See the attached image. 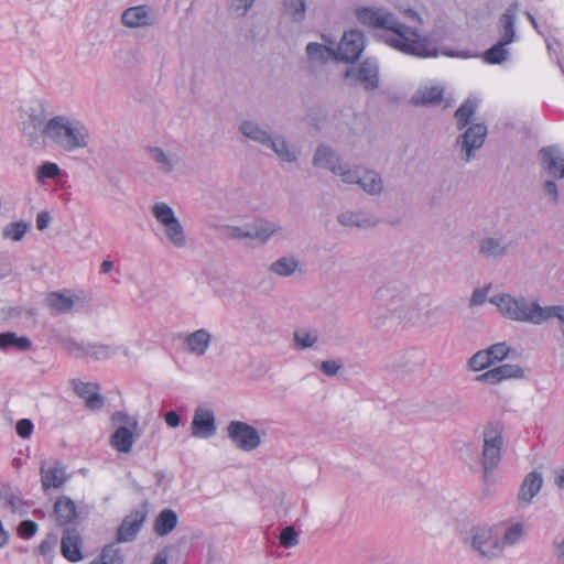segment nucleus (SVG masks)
Returning a JSON list of instances; mask_svg holds the SVG:
<instances>
[{"label":"nucleus","mask_w":564,"mask_h":564,"mask_svg":"<svg viewBox=\"0 0 564 564\" xmlns=\"http://www.w3.org/2000/svg\"><path fill=\"white\" fill-rule=\"evenodd\" d=\"M486 350L489 354L492 362L495 364L503 360L509 355L510 347L507 345V343H497L491 345Z\"/></svg>","instance_id":"nucleus-56"},{"label":"nucleus","mask_w":564,"mask_h":564,"mask_svg":"<svg viewBox=\"0 0 564 564\" xmlns=\"http://www.w3.org/2000/svg\"><path fill=\"white\" fill-rule=\"evenodd\" d=\"M217 432L214 411L206 406H197L191 423V434L196 438H210Z\"/></svg>","instance_id":"nucleus-17"},{"label":"nucleus","mask_w":564,"mask_h":564,"mask_svg":"<svg viewBox=\"0 0 564 564\" xmlns=\"http://www.w3.org/2000/svg\"><path fill=\"white\" fill-rule=\"evenodd\" d=\"M14 347L19 351H28L32 347V341L26 336H18L13 332H4L0 334V349Z\"/></svg>","instance_id":"nucleus-43"},{"label":"nucleus","mask_w":564,"mask_h":564,"mask_svg":"<svg viewBox=\"0 0 564 564\" xmlns=\"http://www.w3.org/2000/svg\"><path fill=\"white\" fill-rule=\"evenodd\" d=\"M426 307L427 299L425 296L414 297L411 295L395 318L406 321L412 325L417 324L423 319Z\"/></svg>","instance_id":"nucleus-28"},{"label":"nucleus","mask_w":564,"mask_h":564,"mask_svg":"<svg viewBox=\"0 0 564 564\" xmlns=\"http://www.w3.org/2000/svg\"><path fill=\"white\" fill-rule=\"evenodd\" d=\"M365 48V35L359 30L344 33L336 53V59L344 62L356 61Z\"/></svg>","instance_id":"nucleus-16"},{"label":"nucleus","mask_w":564,"mask_h":564,"mask_svg":"<svg viewBox=\"0 0 564 564\" xmlns=\"http://www.w3.org/2000/svg\"><path fill=\"white\" fill-rule=\"evenodd\" d=\"M300 267V260L294 256H284L269 265V271L281 278L293 275Z\"/></svg>","instance_id":"nucleus-39"},{"label":"nucleus","mask_w":564,"mask_h":564,"mask_svg":"<svg viewBox=\"0 0 564 564\" xmlns=\"http://www.w3.org/2000/svg\"><path fill=\"white\" fill-rule=\"evenodd\" d=\"M61 170L56 163L45 162L40 166L36 173V180L43 183L45 178H55L59 175Z\"/></svg>","instance_id":"nucleus-54"},{"label":"nucleus","mask_w":564,"mask_h":564,"mask_svg":"<svg viewBox=\"0 0 564 564\" xmlns=\"http://www.w3.org/2000/svg\"><path fill=\"white\" fill-rule=\"evenodd\" d=\"M41 482L44 491L52 488H61L67 481L65 467L61 463L48 465L46 462L41 464Z\"/></svg>","instance_id":"nucleus-22"},{"label":"nucleus","mask_w":564,"mask_h":564,"mask_svg":"<svg viewBox=\"0 0 564 564\" xmlns=\"http://www.w3.org/2000/svg\"><path fill=\"white\" fill-rule=\"evenodd\" d=\"M46 137L67 152L85 149L89 143V130L80 121L56 116L46 123Z\"/></svg>","instance_id":"nucleus-2"},{"label":"nucleus","mask_w":564,"mask_h":564,"mask_svg":"<svg viewBox=\"0 0 564 564\" xmlns=\"http://www.w3.org/2000/svg\"><path fill=\"white\" fill-rule=\"evenodd\" d=\"M122 23L128 28H142L150 25L152 21L147 7L138 6L122 13Z\"/></svg>","instance_id":"nucleus-36"},{"label":"nucleus","mask_w":564,"mask_h":564,"mask_svg":"<svg viewBox=\"0 0 564 564\" xmlns=\"http://www.w3.org/2000/svg\"><path fill=\"white\" fill-rule=\"evenodd\" d=\"M145 152L156 169L165 175L173 173L180 164V156L174 151H165L160 147H149Z\"/></svg>","instance_id":"nucleus-20"},{"label":"nucleus","mask_w":564,"mask_h":564,"mask_svg":"<svg viewBox=\"0 0 564 564\" xmlns=\"http://www.w3.org/2000/svg\"><path fill=\"white\" fill-rule=\"evenodd\" d=\"M238 130L243 137L264 148L269 144L270 138L273 134L272 131L250 119L241 120L239 122Z\"/></svg>","instance_id":"nucleus-27"},{"label":"nucleus","mask_w":564,"mask_h":564,"mask_svg":"<svg viewBox=\"0 0 564 564\" xmlns=\"http://www.w3.org/2000/svg\"><path fill=\"white\" fill-rule=\"evenodd\" d=\"M29 228H30L29 224L23 220L13 221V223L8 224L2 229V237L4 239L20 241V240H22V238L24 237V235L26 234Z\"/></svg>","instance_id":"nucleus-49"},{"label":"nucleus","mask_w":564,"mask_h":564,"mask_svg":"<svg viewBox=\"0 0 564 564\" xmlns=\"http://www.w3.org/2000/svg\"><path fill=\"white\" fill-rule=\"evenodd\" d=\"M523 535V525L521 523H514L510 525L503 533L501 545H513L518 543Z\"/></svg>","instance_id":"nucleus-52"},{"label":"nucleus","mask_w":564,"mask_h":564,"mask_svg":"<svg viewBox=\"0 0 564 564\" xmlns=\"http://www.w3.org/2000/svg\"><path fill=\"white\" fill-rule=\"evenodd\" d=\"M37 532V524L32 520H24L19 525V534L24 539L32 538Z\"/></svg>","instance_id":"nucleus-59"},{"label":"nucleus","mask_w":564,"mask_h":564,"mask_svg":"<svg viewBox=\"0 0 564 564\" xmlns=\"http://www.w3.org/2000/svg\"><path fill=\"white\" fill-rule=\"evenodd\" d=\"M556 321L557 329L564 338V304L544 306L540 325Z\"/></svg>","instance_id":"nucleus-45"},{"label":"nucleus","mask_w":564,"mask_h":564,"mask_svg":"<svg viewBox=\"0 0 564 564\" xmlns=\"http://www.w3.org/2000/svg\"><path fill=\"white\" fill-rule=\"evenodd\" d=\"M356 18L365 26L386 31L383 42L403 54L421 58L437 56V48L426 37L400 22L384 8L359 7Z\"/></svg>","instance_id":"nucleus-1"},{"label":"nucleus","mask_w":564,"mask_h":564,"mask_svg":"<svg viewBox=\"0 0 564 564\" xmlns=\"http://www.w3.org/2000/svg\"><path fill=\"white\" fill-rule=\"evenodd\" d=\"M151 214L155 220L163 227L166 241L176 249H184L188 245V238L184 227L176 217L173 208L164 203L158 202L151 206Z\"/></svg>","instance_id":"nucleus-4"},{"label":"nucleus","mask_w":564,"mask_h":564,"mask_svg":"<svg viewBox=\"0 0 564 564\" xmlns=\"http://www.w3.org/2000/svg\"><path fill=\"white\" fill-rule=\"evenodd\" d=\"M251 324L257 332L268 334L271 330V325L268 317L261 312H254L252 314Z\"/></svg>","instance_id":"nucleus-57"},{"label":"nucleus","mask_w":564,"mask_h":564,"mask_svg":"<svg viewBox=\"0 0 564 564\" xmlns=\"http://www.w3.org/2000/svg\"><path fill=\"white\" fill-rule=\"evenodd\" d=\"M279 542L284 547H293L299 544V534L292 525L285 527L279 536Z\"/></svg>","instance_id":"nucleus-55"},{"label":"nucleus","mask_w":564,"mask_h":564,"mask_svg":"<svg viewBox=\"0 0 564 564\" xmlns=\"http://www.w3.org/2000/svg\"><path fill=\"white\" fill-rule=\"evenodd\" d=\"M523 376L524 371L520 366L506 364L486 371L477 379L490 383H498L506 379H520L523 378Z\"/></svg>","instance_id":"nucleus-29"},{"label":"nucleus","mask_w":564,"mask_h":564,"mask_svg":"<svg viewBox=\"0 0 564 564\" xmlns=\"http://www.w3.org/2000/svg\"><path fill=\"white\" fill-rule=\"evenodd\" d=\"M478 102L476 99L468 98L455 111V121L459 130L470 124L473 117L476 112Z\"/></svg>","instance_id":"nucleus-44"},{"label":"nucleus","mask_w":564,"mask_h":564,"mask_svg":"<svg viewBox=\"0 0 564 564\" xmlns=\"http://www.w3.org/2000/svg\"><path fill=\"white\" fill-rule=\"evenodd\" d=\"M470 543L482 556L495 557L502 551L500 534L492 528H474L470 530Z\"/></svg>","instance_id":"nucleus-13"},{"label":"nucleus","mask_w":564,"mask_h":564,"mask_svg":"<svg viewBox=\"0 0 564 564\" xmlns=\"http://www.w3.org/2000/svg\"><path fill=\"white\" fill-rule=\"evenodd\" d=\"M502 445L503 437L501 427L496 424L487 425L484 430V446L481 454V465L486 478L500 463Z\"/></svg>","instance_id":"nucleus-6"},{"label":"nucleus","mask_w":564,"mask_h":564,"mask_svg":"<svg viewBox=\"0 0 564 564\" xmlns=\"http://www.w3.org/2000/svg\"><path fill=\"white\" fill-rule=\"evenodd\" d=\"M227 434L232 444L243 452H251L261 444L257 429L246 422L231 421L227 426Z\"/></svg>","instance_id":"nucleus-12"},{"label":"nucleus","mask_w":564,"mask_h":564,"mask_svg":"<svg viewBox=\"0 0 564 564\" xmlns=\"http://www.w3.org/2000/svg\"><path fill=\"white\" fill-rule=\"evenodd\" d=\"M281 230L282 227L276 223L259 220L245 226L229 227V237L238 240H256L259 243L264 245Z\"/></svg>","instance_id":"nucleus-8"},{"label":"nucleus","mask_w":564,"mask_h":564,"mask_svg":"<svg viewBox=\"0 0 564 564\" xmlns=\"http://www.w3.org/2000/svg\"><path fill=\"white\" fill-rule=\"evenodd\" d=\"M306 0H283L281 15L292 23H301L306 18Z\"/></svg>","instance_id":"nucleus-35"},{"label":"nucleus","mask_w":564,"mask_h":564,"mask_svg":"<svg viewBox=\"0 0 564 564\" xmlns=\"http://www.w3.org/2000/svg\"><path fill=\"white\" fill-rule=\"evenodd\" d=\"M213 335L206 328H199L184 337L183 345L187 354L202 357L210 347Z\"/></svg>","instance_id":"nucleus-21"},{"label":"nucleus","mask_w":564,"mask_h":564,"mask_svg":"<svg viewBox=\"0 0 564 564\" xmlns=\"http://www.w3.org/2000/svg\"><path fill=\"white\" fill-rule=\"evenodd\" d=\"M341 163L343 161L339 155L329 147L324 144L317 147L313 156V164L315 166L326 169L333 174Z\"/></svg>","instance_id":"nucleus-33"},{"label":"nucleus","mask_w":564,"mask_h":564,"mask_svg":"<svg viewBox=\"0 0 564 564\" xmlns=\"http://www.w3.org/2000/svg\"><path fill=\"white\" fill-rule=\"evenodd\" d=\"M350 86L360 85L366 90H375L379 87V64L376 59L367 58L359 66H351L344 73Z\"/></svg>","instance_id":"nucleus-10"},{"label":"nucleus","mask_w":564,"mask_h":564,"mask_svg":"<svg viewBox=\"0 0 564 564\" xmlns=\"http://www.w3.org/2000/svg\"><path fill=\"white\" fill-rule=\"evenodd\" d=\"M47 121L46 112L41 105L32 106L25 111V118L22 121V133L31 147H42L41 137H46Z\"/></svg>","instance_id":"nucleus-9"},{"label":"nucleus","mask_w":564,"mask_h":564,"mask_svg":"<svg viewBox=\"0 0 564 564\" xmlns=\"http://www.w3.org/2000/svg\"><path fill=\"white\" fill-rule=\"evenodd\" d=\"M519 13V3L513 2L507 7L497 22V30L500 42L512 44L519 40L517 31V17Z\"/></svg>","instance_id":"nucleus-18"},{"label":"nucleus","mask_w":564,"mask_h":564,"mask_svg":"<svg viewBox=\"0 0 564 564\" xmlns=\"http://www.w3.org/2000/svg\"><path fill=\"white\" fill-rule=\"evenodd\" d=\"M340 367L341 365L335 360H326L321 364V370L326 376H335Z\"/></svg>","instance_id":"nucleus-63"},{"label":"nucleus","mask_w":564,"mask_h":564,"mask_svg":"<svg viewBox=\"0 0 564 564\" xmlns=\"http://www.w3.org/2000/svg\"><path fill=\"white\" fill-rule=\"evenodd\" d=\"M137 427L119 426L111 435L110 443L120 453H130Z\"/></svg>","instance_id":"nucleus-37"},{"label":"nucleus","mask_w":564,"mask_h":564,"mask_svg":"<svg viewBox=\"0 0 564 564\" xmlns=\"http://www.w3.org/2000/svg\"><path fill=\"white\" fill-rule=\"evenodd\" d=\"M543 167L554 177H564V155L554 147L543 148L540 151Z\"/></svg>","instance_id":"nucleus-30"},{"label":"nucleus","mask_w":564,"mask_h":564,"mask_svg":"<svg viewBox=\"0 0 564 564\" xmlns=\"http://www.w3.org/2000/svg\"><path fill=\"white\" fill-rule=\"evenodd\" d=\"M362 169L360 166H352L348 163H341L337 166L334 175L338 176L344 184L352 185L357 184L360 180V173Z\"/></svg>","instance_id":"nucleus-48"},{"label":"nucleus","mask_w":564,"mask_h":564,"mask_svg":"<svg viewBox=\"0 0 564 564\" xmlns=\"http://www.w3.org/2000/svg\"><path fill=\"white\" fill-rule=\"evenodd\" d=\"M337 221L346 228L367 229L378 225V219L364 210H344L337 215Z\"/></svg>","instance_id":"nucleus-24"},{"label":"nucleus","mask_w":564,"mask_h":564,"mask_svg":"<svg viewBox=\"0 0 564 564\" xmlns=\"http://www.w3.org/2000/svg\"><path fill=\"white\" fill-rule=\"evenodd\" d=\"M489 302L496 305L506 318L536 326L540 325L544 306H541L536 300H530L523 295L513 296L503 293L490 297Z\"/></svg>","instance_id":"nucleus-3"},{"label":"nucleus","mask_w":564,"mask_h":564,"mask_svg":"<svg viewBox=\"0 0 564 564\" xmlns=\"http://www.w3.org/2000/svg\"><path fill=\"white\" fill-rule=\"evenodd\" d=\"M56 338L62 348L69 355L74 356L75 358L86 357L87 343H77L74 339L64 336H57Z\"/></svg>","instance_id":"nucleus-50"},{"label":"nucleus","mask_w":564,"mask_h":564,"mask_svg":"<svg viewBox=\"0 0 564 564\" xmlns=\"http://www.w3.org/2000/svg\"><path fill=\"white\" fill-rule=\"evenodd\" d=\"M178 517L172 509H163L154 521V531L159 536H165L177 525Z\"/></svg>","instance_id":"nucleus-40"},{"label":"nucleus","mask_w":564,"mask_h":564,"mask_svg":"<svg viewBox=\"0 0 564 564\" xmlns=\"http://www.w3.org/2000/svg\"><path fill=\"white\" fill-rule=\"evenodd\" d=\"M45 306L54 315L68 314L83 307L84 302L79 294L70 290L50 292L44 300Z\"/></svg>","instance_id":"nucleus-14"},{"label":"nucleus","mask_w":564,"mask_h":564,"mask_svg":"<svg viewBox=\"0 0 564 564\" xmlns=\"http://www.w3.org/2000/svg\"><path fill=\"white\" fill-rule=\"evenodd\" d=\"M318 341V333L315 329L301 328L294 332V345L297 349L313 348Z\"/></svg>","instance_id":"nucleus-47"},{"label":"nucleus","mask_w":564,"mask_h":564,"mask_svg":"<svg viewBox=\"0 0 564 564\" xmlns=\"http://www.w3.org/2000/svg\"><path fill=\"white\" fill-rule=\"evenodd\" d=\"M83 540L76 529H66L61 541V551L63 556L69 562L83 560L82 554Z\"/></svg>","instance_id":"nucleus-25"},{"label":"nucleus","mask_w":564,"mask_h":564,"mask_svg":"<svg viewBox=\"0 0 564 564\" xmlns=\"http://www.w3.org/2000/svg\"><path fill=\"white\" fill-rule=\"evenodd\" d=\"M424 364V354L420 350L412 349L387 357L383 362V369L397 378L404 379L413 376Z\"/></svg>","instance_id":"nucleus-5"},{"label":"nucleus","mask_w":564,"mask_h":564,"mask_svg":"<svg viewBox=\"0 0 564 564\" xmlns=\"http://www.w3.org/2000/svg\"><path fill=\"white\" fill-rule=\"evenodd\" d=\"M411 295L410 290L402 285H386L377 291V297L381 305L393 317L398 316Z\"/></svg>","instance_id":"nucleus-15"},{"label":"nucleus","mask_w":564,"mask_h":564,"mask_svg":"<svg viewBox=\"0 0 564 564\" xmlns=\"http://www.w3.org/2000/svg\"><path fill=\"white\" fill-rule=\"evenodd\" d=\"M444 88L440 85L423 86L415 90L410 102L414 106H436L443 100Z\"/></svg>","instance_id":"nucleus-31"},{"label":"nucleus","mask_w":564,"mask_h":564,"mask_svg":"<svg viewBox=\"0 0 564 564\" xmlns=\"http://www.w3.org/2000/svg\"><path fill=\"white\" fill-rule=\"evenodd\" d=\"M120 351L119 346L104 343L88 341L86 347V357L96 361L108 360Z\"/></svg>","instance_id":"nucleus-38"},{"label":"nucleus","mask_w":564,"mask_h":564,"mask_svg":"<svg viewBox=\"0 0 564 564\" xmlns=\"http://www.w3.org/2000/svg\"><path fill=\"white\" fill-rule=\"evenodd\" d=\"M265 148L272 150L284 162L293 163L299 159V152L291 148L286 139L281 134L273 133Z\"/></svg>","instance_id":"nucleus-32"},{"label":"nucleus","mask_w":564,"mask_h":564,"mask_svg":"<svg viewBox=\"0 0 564 564\" xmlns=\"http://www.w3.org/2000/svg\"><path fill=\"white\" fill-rule=\"evenodd\" d=\"M75 393L85 399L86 406L91 410H99L105 404V399L97 392L98 386L89 382H83L80 380L72 381Z\"/></svg>","instance_id":"nucleus-26"},{"label":"nucleus","mask_w":564,"mask_h":564,"mask_svg":"<svg viewBox=\"0 0 564 564\" xmlns=\"http://www.w3.org/2000/svg\"><path fill=\"white\" fill-rule=\"evenodd\" d=\"M487 132L485 124L474 123L456 138L455 149L463 162L469 163L476 158V151L484 145Z\"/></svg>","instance_id":"nucleus-7"},{"label":"nucleus","mask_w":564,"mask_h":564,"mask_svg":"<svg viewBox=\"0 0 564 564\" xmlns=\"http://www.w3.org/2000/svg\"><path fill=\"white\" fill-rule=\"evenodd\" d=\"M0 500L9 507L12 511H15L19 507L20 500L18 497L11 491V489L7 486L0 488Z\"/></svg>","instance_id":"nucleus-58"},{"label":"nucleus","mask_w":564,"mask_h":564,"mask_svg":"<svg viewBox=\"0 0 564 564\" xmlns=\"http://www.w3.org/2000/svg\"><path fill=\"white\" fill-rule=\"evenodd\" d=\"M509 44L497 41L482 54V59L489 65H500L510 58Z\"/></svg>","instance_id":"nucleus-42"},{"label":"nucleus","mask_w":564,"mask_h":564,"mask_svg":"<svg viewBox=\"0 0 564 564\" xmlns=\"http://www.w3.org/2000/svg\"><path fill=\"white\" fill-rule=\"evenodd\" d=\"M494 362L486 349L476 352L468 361V366L473 371H480Z\"/></svg>","instance_id":"nucleus-51"},{"label":"nucleus","mask_w":564,"mask_h":564,"mask_svg":"<svg viewBox=\"0 0 564 564\" xmlns=\"http://www.w3.org/2000/svg\"><path fill=\"white\" fill-rule=\"evenodd\" d=\"M54 514L58 525H67L77 518L75 502L68 497H59L54 505Z\"/></svg>","instance_id":"nucleus-34"},{"label":"nucleus","mask_w":564,"mask_h":564,"mask_svg":"<svg viewBox=\"0 0 564 564\" xmlns=\"http://www.w3.org/2000/svg\"><path fill=\"white\" fill-rule=\"evenodd\" d=\"M145 520V512L134 510L122 520L117 531V542H130L134 540Z\"/></svg>","instance_id":"nucleus-23"},{"label":"nucleus","mask_w":564,"mask_h":564,"mask_svg":"<svg viewBox=\"0 0 564 564\" xmlns=\"http://www.w3.org/2000/svg\"><path fill=\"white\" fill-rule=\"evenodd\" d=\"M359 185L369 195H378L383 189V182L381 176L372 170H364L360 173Z\"/></svg>","instance_id":"nucleus-41"},{"label":"nucleus","mask_w":564,"mask_h":564,"mask_svg":"<svg viewBox=\"0 0 564 564\" xmlns=\"http://www.w3.org/2000/svg\"><path fill=\"white\" fill-rule=\"evenodd\" d=\"M543 486L542 474L533 470L525 475L523 478L519 491H518V503L521 507H528L532 503L533 499L539 495Z\"/></svg>","instance_id":"nucleus-19"},{"label":"nucleus","mask_w":564,"mask_h":564,"mask_svg":"<svg viewBox=\"0 0 564 564\" xmlns=\"http://www.w3.org/2000/svg\"><path fill=\"white\" fill-rule=\"evenodd\" d=\"M553 555L557 564H564V536L553 542Z\"/></svg>","instance_id":"nucleus-64"},{"label":"nucleus","mask_w":564,"mask_h":564,"mask_svg":"<svg viewBox=\"0 0 564 564\" xmlns=\"http://www.w3.org/2000/svg\"><path fill=\"white\" fill-rule=\"evenodd\" d=\"M112 420L113 422L116 423H122L124 424L123 426H128V427H138V420L135 417H132V416H129L128 414H126L124 412H116L113 415H112Z\"/></svg>","instance_id":"nucleus-62"},{"label":"nucleus","mask_w":564,"mask_h":564,"mask_svg":"<svg viewBox=\"0 0 564 564\" xmlns=\"http://www.w3.org/2000/svg\"><path fill=\"white\" fill-rule=\"evenodd\" d=\"M57 542V536L55 534H48L45 540L41 542L39 545V552L42 555H48L53 549L55 547Z\"/></svg>","instance_id":"nucleus-61"},{"label":"nucleus","mask_w":564,"mask_h":564,"mask_svg":"<svg viewBox=\"0 0 564 564\" xmlns=\"http://www.w3.org/2000/svg\"><path fill=\"white\" fill-rule=\"evenodd\" d=\"M33 431V423L29 419H22L17 423V433L22 438H29Z\"/></svg>","instance_id":"nucleus-60"},{"label":"nucleus","mask_w":564,"mask_h":564,"mask_svg":"<svg viewBox=\"0 0 564 564\" xmlns=\"http://www.w3.org/2000/svg\"><path fill=\"white\" fill-rule=\"evenodd\" d=\"M305 51L310 61L325 63L333 57L336 58V53L332 47L316 42H310L306 45Z\"/></svg>","instance_id":"nucleus-46"},{"label":"nucleus","mask_w":564,"mask_h":564,"mask_svg":"<svg viewBox=\"0 0 564 564\" xmlns=\"http://www.w3.org/2000/svg\"><path fill=\"white\" fill-rule=\"evenodd\" d=\"M256 0H230L228 10L230 14L241 18L253 7Z\"/></svg>","instance_id":"nucleus-53"},{"label":"nucleus","mask_w":564,"mask_h":564,"mask_svg":"<svg viewBox=\"0 0 564 564\" xmlns=\"http://www.w3.org/2000/svg\"><path fill=\"white\" fill-rule=\"evenodd\" d=\"M512 247L513 242L507 234L495 231L479 240L478 254L486 260H500L510 252Z\"/></svg>","instance_id":"nucleus-11"}]
</instances>
